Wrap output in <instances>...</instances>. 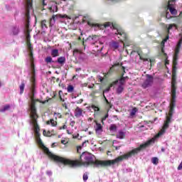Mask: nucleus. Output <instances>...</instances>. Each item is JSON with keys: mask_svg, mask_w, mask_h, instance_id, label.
Returning a JSON list of instances; mask_svg holds the SVG:
<instances>
[{"mask_svg": "<svg viewBox=\"0 0 182 182\" xmlns=\"http://www.w3.org/2000/svg\"><path fill=\"white\" fill-rule=\"evenodd\" d=\"M44 151L47 156L50 157V159H52L58 163H61V164H64V166H69L70 167H76V166H84V167H89L90 164H93L94 167L99 168V167H105L106 166H119V163H120V161H123V159L129 158L124 157V156H127V154H129L128 152L127 154H124L122 156H119L113 160L99 161L96 160L94 155H92L88 152H83L80 156V161H72L70 159H66L52 154V152H50L48 148H45Z\"/></svg>", "mask_w": 182, "mask_h": 182, "instance_id": "f257e3e1", "label": "nucleus"}, {"mask_svg": "<svg viewBox=\"0 0 182 182\" xmlns=\"http://www.w3.org/2000/svg\"><path fill=\"white\" fill-rule=\"evenodd\" d=\"M170 123H171V117L166 116V120L164 122V126L159 132V134H157L154 138L148 140L145 144H142L138 148H136L129 151L128 154L124 155V158L127 159V157H132V156H134V154H137L138 153H139V151H141L143 149L149 147L150 144H154V141H156V139H159L160 136H163V134L166 133V130H167V129L170 127Z\"/></svg>", "mask_w": 182, "mask_h": 182, "instance_id": "f03ea898", "label": "nucleus"}, {"mask_svg": "<svg viewBox=\"0 0 182 182\" xmlns=\"http://www.w3.org/2000/svg\"><path fill=\"white\" fill-rule=\"evenodd\" d=\"M31 104L30 105V109H31V117L32 119V124L34 127V132L36 134H39V125H38V121L36 119H38V114H36V107H35V102H33V96H35V93H36V90H34V93L32 92V88H31Z\"/></svg>", "mask_w": 182, "mask_h": 182, "instance_id": "7ed1b4c3", "label": "nucleus"}, {"mask_svg": "<svg viewBox=\"0 0 182 182\" xmlns=\"http://www.w3.org/2000/svg\"><path fill=\"white\" fill-rule=\"evenodd\" d=\"M93 26H95L97 29H102V26H104V28H110V29H112L114 35H117L119 39H120V38H122L120 39V41H123L127 39V36L126 35V33H124L122 29L117 28L116 26L113 25V23L110 22L105 23L104 26L95 24L93 25Z\"/></svg>", "mask_w": 182, "mask_h": 182, "instance_id": "20e7f679", "label": "nucleus"}, {"mask_svg": "<svg viewBox=\"0 0 182 182\" xmlns=\"http://www.w3.org/2000/svg\"><path fill=\"white\" fill-rule=\"evenodd\" d=\"M171 87V100L168 117H173L174 107H176V75H174V73H173Z\"/></svg>", "mask_w": 182, "mask_h": 182, "instance_id": "39448f33", "label": "nucleus"}, {"mask_svg": "<svg viewBox=\"0 0 182 182\" xmlns=\"http://www.w3.org/2000/svg\"><path fill=\"white\" fill-rule=\"evenodd\" d=\"M28 48L30 51V60L31 62V72L33 73V76L31 77V82H32V85H31V90L33 92V93H35V64H33V54H32V45H31V43H28Z\"/></svg>", "mask_w": 182, "mask_h": 182, "instance_id": "423d86ee", "label": "nucleus"}, {"mask_svg": "<svg viewBox=\"0 0 182 182\" xmlns=\"http://www.w3.org/2000/svg\"><path fill=\"white\" fill-rule=\"evenodd\" d=\"M181 43H182V37L179 40L178 44L176 45V48L175 49V54L173 55V68H176V65H177V60L178 59V53H180V49L181 48Z\"/></svg>", "mask_w": 182, "mask_h": 182, "instance_id": "0eeeda50", "label": "nucleus"}, {"mask_svg": "<svg viewBox=\"0 0 182 182\" xmlns=\"http://www.w3.org/2000/svg\"><path fill=\"white\" fill-rule=\"evenodd\" d=\"M133 53H136V55L139 57V59L141 60H143L145 65H149V63L150 65H151V59L144 58V55H143V52L141 50H138L137 52L132 51V55H133Z\"/></svg>", "mask_w": 182, "mask_h": 182, "instance_id": "6e6552de", "label": "nucleus"}, {"mask_svg": "<svg viewBox=\"0 0 182 182\" xmlns=\"http://www.w3.org/2000/svg\"><path fill=\"white\" fill-rule=\"evenodd\" d=\"M124 85L122 82H119V80H117L111 84L110 87H113V86L114 87H117V95H120L124 90Z\"/></svg>", "mask_w": 182, "mask_h": 182, "instance_id": "1a4fd4ad", "label": "nucleus"}, {"mask_svg": "<svg viewBox=\"0 0 182 182\" xmlns=\"http://www.w3.org/2000/svg\"><path fill=\"white\" fill-rule=\"evenodd\" d=\"M153 80H154L153 76L148 75L146 76V80L142 84V87L144 89H147V87H150V86L153 85Z\"/></svg>", "mask_w": 182, "mask_h": 182, "instance_id": "9d476101", "label": "nucleus"}, {"mask_svg": "<svg viewBox=\"0 0 182 182\" xmlns=\"http://www.w3.org/2000/svg\"><path fill=\"white\" fill-rule=\"evenodd\" d=\"M63 18H66V16L62 14L53 15L50 18V26L52 27L56 23V19H62Z\"/></svg>", "mask_w": 182, "mask_h": 182, "instance_id": "9b49d317", "label": "nucleus"}, {"mask_svg": "<svg viewBox=\"0 0 182 182\" xmlns=\"http://www.w3.org/2000/svg\"><path fill=\"white\" fill-rule=\"evenodd\" d=\"M174 2H176V0H171L168 3V9L171 15H177V10L174 9Z\"/></svg>", "mask_w": 182, "mask_h": 182, "instance_id": "f8f14e48", "label": "nucleus"}, {"mask_svg": "<svg viewBox=\"0 0 182 182\" xmlns=\"http://www.w3.org/2000/svg\"><path fill=\"white\" fill-rule=\"evenodd\" d=\"M50 12L55 13L58 11V4L55 1H51L50 3V7L48 8Z\"/></svg>", "mask_w": 182, "mask_h": 182, "instance_id": "ddd939ff", "label": "nucleus"}, {"mask_svg": "<svg viewBox=\"0 0 182 182\" xmlns=\"http://www.w3.org/2000/svg\"><path fill=\"white\" fill-rule=\"evenodd\" d=\"M99 38L96 36H90L86 41L90 43L91 45H95L96 42H97Z\"/></svg>", "mask_w": 182, "mask_h": 182, "instance_id": "4468645a", "label": "nucleus"}, {"mask_svg": "<svg viewBox=\"0 0 182 182\" xmlns=\"http://www.w3.org/2000/svg\"><path fill=\"white\" fill-rule=\"evenodd\" d=\"M73 55L78 59H83V56H85V54H83V53H82V51L79 50H75L73 51Z\"/></svg>", "mask_w": 182, "mask_h": 182, "instance_id": "2eb2a0df", "label": "nucleus"}, {"mask_svg": "<svg viewBox=\"0 0 182 182\" xmlns=\"http://www.w3.org/2000/svg\"><path fill=\"white\" fill-rule=\"evenodd\" d=\"M82 113H83V109L77 107L75 111V117H77V118L82 117Z\"/></svg>", "mask_w": 182, "mask_h": 182, "instance_id": "dca6fc26", "label": "nucleus"}, {"mask_svg": "<svg viewBox=\"0 0 182 182\" xmlns=\"http://www.w3.org/2000/svg\"><path fill=\"white\" fill-rule=\"evenodd\" d=\"M57 62L58 63H59V65H60L61 66H63L65 63H66V58L63 56L60 57L58 58Z\"/></svg>", "mask_w": 182, "mask_h": 182, "instance_id": "f3484780", "label": "nucleus"}, {"mask_svg": "<svg viewBox=\"0 0 182 182\" xmlns=\"http://www.w3.org/2000/svg\"><path fill=\"white\" fill-rule=\"evenodd\" d=\"M126 136V132H124L123 130H119L118 133L117 134V139H124V136Z\"/></svg>", "mask_w": 182, "mask_h": 182, "instance_id": "a211bd4d", "label": "nucleus"}, {"mask_svg": "<svg viewBox=\"0 0 182 182\" xmlns=\"http://www.w3.org/2000/svg\"><path fill=\"white\" fill-rule=\"evenodd\" d=\"M95 132L98 134L100 133H102V132H103V127H102V124H100L99 123H96Z\"/></svg>", "mask_w": 182, "mask_h": 182, "instance_id": "6ab92c4d", "label": "nucleus"}, {"mask_svg": "<svg viewBox=\"0 0 182 182\" xmlns=\"http://www.w3.org/2000/svg\"><path fill=\"white\" fill-rule=\"evenodd\" d=\"M109 46L112 49H119V43L117 41H112L109 43Z\"/></svg>", "mask_w": 182, "mask_h": 182, "instance_id": "aec40b11", "label": "nucleus"}, {"mask_svg": "<svg viewBox=\"0 0 182 182\" xmlns=\"http://www.w3.org/2000/svg\"><path fill=\"white\" fill-rule=\"evenodd\" d=\"M51 56L53 58H56L59 56V50L54 48L51 50Z\"/></svg>", "mask_w": 182, "mask_h": 182, "instance_id": "412c9836", "label": "nucleus"}, {"mask_svg": "<svg viewBox=\"0 0 182 182\" xmlns=\"http://www.w3.org/2000/svg\"><path fill=\"white\" fill-rule=\"evenodd\" d=\"M127 80H129V77H124V73H123L122 78L118 82L122 85H124Z\"/></svg>", "mask_w": 182, "mask_h": 182, "instance_id": "4be33fe9", "label": "nucleus"}, {"mask_svg": "<svg viewBox=\"0 0 182 182\" xmlns=\"http://www.w3.org/2000/svg\"><path fill=\"white\" fill-rule=\"evenodd\" d=\"M166 28L168 29V33H170V31H176L177 29V26L176 24H169Z\"/></svg>", "mask_w": 182, "mask_h": 182, "instance_id": "5701e85b", "label": "nucleus"}, {"mask_svg": "<svg viewBox=\"0 0 182 182\" xmlns=\"http://www.w3.org/2000/svg\"><path fill=\"white\" fill-rule=\"evenodd\" d=\"M87 143H89V141H85L82 142V145L79 146L77 149V153H80L79 151L82 150V149H83V147H86V146H87Z\"/></svg>", "mask_w": 182, "mask_h": 182, "instance_id": "b1692460", "label": "nucleus"}, {"mask_svg": "<svg viewBox=\"0 0 182 182\" xmlns=\"http://www.w3.org/2000/svg\"><path fill=\"white\" fill-rule=\"evenodd\" d=\"M47 124H51V126H53V127H55L57 126L58 122L56 121H55V119H51L50 121H47Z\"/></svg>", "mask_w": 182, "mask_h": 182, "instance_id": "393cba45", "label": "nucleus"}, {"mask_svg": "<svg viewBox=\"0 0 182 182\" xmlns=\"http://www.w3.org/2000/svg\"><path fill=\"white\" fill-rule=\"evenodd\" d=\"M13 35H18L19 33V27L14 26L12 28Z\"/></svg>", "mask_w": 182, "mask_h": 182, "instance_id": "a878e982", "label": "nucleus"}, {"mask_svg": "<svg viewBox=\"0 0 182 182\" xmlns=\"http://www.w3.org/2000/svg\"><path fill=\"white\" fill-rule=\"evenodd\" d=\"M41 28L43 31H46V29H48V26H46V20H43L41 21Z\"/></svg>", "mask_w": 182, "mask_h": 182, "instance_id": "bb28decb", "label": "nucleus"}, {"mask_svg": "<svg viewBox=\"0 0 182 182\" xmlns=\"http://www.w3.org/2000/svg\"><path fill=\"white\" fill-rule=\"evenodd\" d=\"M46 63H53V59H52V57L48 56L45 58Z\"/></svg>", "mask_w": 182, "mask_h": 182, "instance_id": "cd10ccee", "label": "nucleus"}, {"mask_svg": "<svg viewBox=\"0 0 182 182\" xmlns=\"http://www.w3.org/2000/svg\"><path fill=\"white\" fill-rule=\"evenodd\" d=\"M11 106L9 105L4 106L1 109H0V112L4 113V112H6V110H9Z\"/></svg>", "mask_w": 182, "mask_h": 182, "instance_id": "c85d7f7f", "label": "nucleus"}, {"mask_svg": "<svg viewBox=\"0 0 182 182\" xmlns=\"http://www.w3.org/2000/svg\"><path fill=\"white\" fill-rule=\"evenodd\" d=\"M136 113H137V108L134 107L130 112L129 116H131V117H133V116H134Z\"/></svg>", "mask_w": 182, "mask_h": 182, "instance_id": "c756f323", "label": "nucleus"}, {"mask_svg": "<svg viewBox=\"0 0 182 182\" xmlns=\"http://www.w3.org/2000/svg\"><path fill=\"white\" fill-rule=\"evenodd\" d=\"M151 163H153L155 166H157V164H159V158L153 157L151 159Z\"/></svg>", "mask_w": 182, "mask_h": 182, "instance_id": "7c9ffc66", "label": "nucleus"}, {"mask_svg": "<svg viewBox=\"0 0 182 182\" xmlns=\"http://www.w3.org/2000/svg\"><path fill=\"white\" fill-rule=\"evenodd\" d=\"M19 88H20V95H22V93H23V90H25V83L22 82Z\"/></svg>", "mask_w": 182, "mask_h": 182, "instance_id": "2f4dec72", "label": "nucleus"}, {"mask_svg": "<svg viewBox=\"0 0 182 182\" xmlns=\"http://www.w3.org/2000/svg\"><path fill=\"white\" fill-rule=\"evenodd\" d=\"M109 130L110 132H116V130H117V127L116 124H111L109 127Z\"/></svg>", "mask_w": 182, "mask_h": 182, "instance_id": "473e14b6", "label": "nucleus"}, {"mask_svg": "<svg viewBox=\"0 0 182 182\" xmlns=\"http://www.w3.org/2000/svg\"><path fill=\"white\" fill-rule=\"evenodd\" d=\"M91 107L93 109L95 113H97V112H100V109L98 107H96V105H92Z\"/></svg>", "mask_w": 182, "mask_h": 182, "instance_id": "72a5a7b5", "label": "nucleus"}, {"mask_svg": "<svg viewBox=\"0 0 182 182\" xmlns=\"http://www.w3.org/2000/svg\"><path fill=\"white\" fill-rule=\"evenodd\" d=\"M73 85H68L67 90L68 92V93H72V92H73Z\"/></svg>", "mask_w": 182, "mask_h": 182, "instance_id": "f704fd0d", "label": "nucleus"}, {"mask_svg": "<svg viewBox=\"0 0 182 182\" xmlns=\"http://www.w3.org/2000/svg\"><path fill=\"white\" fill-rule=\"evenodd\" d=\"M43 136H47L48 137H50V136H52L50 134V132L49 131L46 132V130H43Z\"/></svg>", "mask_w": 182, "mask_h": 182, "instance_id": "c9c22d12", "label": "nucleus"}, {"mask_svg": "<svg viewBox=\"0 0 182 182\" xmlns=\"http://www.w3.org/2000/svg\"><path fill=\"white\" fill-rule=\"evenodd\" d=\"M117 140H114L113 146H114V147H115L116 150H119V149H120V147H122V146H116L115 144H117Z\"/></svg>", "mask_w": 182, "mask_h": 182, "instance_id": "e433bc0d", "label": "nucleus"}, {"mask_svg": "<svg viewBox=\"0 0 182 182\" xmlns=\"http://www.w3.org/2000/svg\"><path fill=\"white\" fill-rule=\"evenodd\" d=\"M54 116H55V119H60V117H62V114H60V113H56V112H55L54 113Z\"/></svg>", "mask_w": 182, "mask_h": 182, "instance_id": "4c0bfd02", "label": "nucleus"}, {"mask_svg": "<svg viewBox=\"0 0 182 182\" xmlns=\"http://www.w3.org/2000/svg\"><path fill=\"white\" fill-rule=\"evenodd\" d=\"M82 178H83V181L85 182H86V181H87V178H89V176H87L86 173H84L83 176H82Z\"/></svg>", "mask_w": 182, "mask_h": 182, "instance_id": "58836bf2", "label": "nucleus"}, {"mask_svg": "<svg viewBox=\"0 0 182 182\" xmlns=\"http://www.w3.org/2000/svg\"><path fill=\"white\" fill-rule=\"evenodd\" d=\"M167 41H168V36H167L165 39H164V41L161 42V46H164V43H166Z\"/></svg>", "mask_w": 182, "mask_h": 182, "instance_id": "ea45409f", "label": "nucleus"}, {"mask_svg": "<svg viewBox=\"0 0 182 182\" xmlns=\"http://www.w3.org/2000/svg\"><path fill=\"white\" fill-rule=\"evenodd\" d=\"M107 117H109V114H106L104 117H102V124H103V122L105 121V120H106V119H107Z\"/></svg>", "mask_w": 182, "mask_h": 182, "instance_id": "a19ab883", "label": "nucleus"}, {"mask_svg": "<svg viewBox=\"0 0 182 182\" xmlns=\"http://www.w3.org/2000/svg\"><path fill=\"white\" fill-rule=\"evenodd\" d=\"M110 90V87H107V89H105L104 91H103V93H107L109 92Z\"/></svg>", "mask_w": 182, "mask_h": 182, "instance_id": "79ce46f5", "label": "nucleus"}, {"mask_svg": "<svg viewBox=\"0 0 182 182\" xmlns=\"http://www.w3.org/2000/svg\"><path fill=\"white\" fill-rule=\"evenodd\" d=\"M68 129V127L66 125H63V127H59V130H62V129Z\"/></svg>", "mask_w": 182, "mask_h": 182, "instance_id": "37998d69", "label": "nucleus"}, {"mask_svg": "<svg viewBox=\"0 0 182 182\" xmlns=\"http://www.w3.org/2000/svg\"><path fill=\"white\" fill-rule=\"evenodd\" d=\"M77 137H79V134H73V139H77Z\"/></svg>", "mask_w": 182, "mask_h": 182, "instance_id": "c03bdc74", "label": "nucleus"}, {"mask_svg": "<svg viewBox=\"0 0 182 182\" xmlns=\"http://www.w3.org/2000/svg\"><path fill=\"white\" fill-rule=\"evenodd\" d=\"M46 174H47L48 176H52V171H46Z\"/></svg>", "mask_w": 182, "mask_h": 182, "instance_id": "a18cd8bd", "label": "nucleus"}, {"mask_svg": "<svg viewBox=\"0 0 182 182\" xmlns=\"http://www.w3.org/2000/svg\"><path fill=\"white\" fill-rule=\"evenodd\" d=\"M166 18H167L168 19H170V18H171V16H170V13L166 12Z\"/></svg>", "mask_w": 182, "mask_h": 182, "instance_id": "49530a36", "label": "nucleus"}, {"mask_svg": "<svg viewBox=\"0 0 182 182\" xmlns=\"http://www.w3.org/2000/svg\"><path fill=\"white\" fill-rule=\"evenodd\" d=\"M47 0H43V5L46 6V5H48V2H46Z\"/></svg>", "mask_w": 182, "mask_h": 182, "instance_id": "de8ad7c7", "label": "nucleus"}, {"mask_svg": "<svg viewBox=\"0 0 182 182\" xmlns=\"http://www.w3.org/2000/svg\"><path fill=\"white\" fill-rule=\"evenodd\" d=\"M98 80H100V82H103V77L98 76Z\"/></svg>", "mask_w": 182, "mask_h": 182, "instance_id": "09e8293b", "label": "nucleus"}, {"mask_svg": "<svg viewBox=\"0 0 182 182\" xmlns=\"http://www.w3.org/2000/svg\"><path fill=\"white\" fill-rule=\"evenodd\" d=\"M70 125L73 127V126H75V121H71L70 123Z\"/></svg>", "mask_w": 182, "mask_h": 182, "instance_id": "8fccbe9b", "label": "nucleus"}, {"mask_svg": "<svg viewBox=\"0 0 182 182\" xmlns=\"http://www.w3.org/2000/svg\"><path fill=\"white\" fill-rule=\"evenodd\" d=\"M62 144H66L68 143L65 140H62L61 141Z\"/></svg>", "mask_w": 182, "mask_h": 182, "instance_id": "3c124183", "label": "nucleus"}, {"mask_svg": "<svg viewBox=\"0 0 182 182\" xmlns=\"http://www.w3.org/2000/svg\"><path fill=\"white\" fill-rule=\"evenodd\" d=\"M122 69H123V70H124V73H126V67L122 66Z\"/></svg>", "mask_w": 182, "mask_h": 182, "instance_id": "603ef678", "label": "nucleus"}, {"mask_svg": "<svg viewBox=\"0 0 182 182\" xmlns=\"http://www.w3.org/2000/svg\"><path fill=\"white\" fill-rule=\"evenodd\" d=\"M68 134H72V132H70L69 129H67Z\"/></svg>", "mask_w": 182, "mask_h": 182, "instance_id": "864d4df0", "label": "nucleus"}, {"mask_svg": "<svg viewBox=\"0 0 182 182\" xmlns=\"http://www.w3.org/2000/svg\"><path fill=\"white\" fill-rule=\"evenodd\" d=\"M82 86L86 87V86H87V83L82 84Z\"/></svg>", "mask_w": 182, "mask_h": 182, "instance_id": "5fc2aeb1", "label": "nucleus"}, {"mask_svg": "<svg viewBox=\"0 0 182 182\" xmlns=\"http://www.w3.org/2000/svg\"><path fill=\"white\" fill-rule=\"evenodd\" d=\"M56 146V143H53V144H52V147H55Z\"/></svg>", "mask_w": 182, "mask_h": 182, "instance_id": "6e6d98bb", "label": "nucleus"}, {"mask_svg": "<svg viewBox=\"0 0 182 182\" xmlns=\"http://www.w3.org/2000/svg\"><path fill=\"white\" fill-rule=\"evenodd\" d=\"M161 151L164 152V151H166V149L164 148H162Z\"/></svg>", "mask_w": 182, "mask_h": 182, "instance_id": "4d7b16f0", "label": "nucleus"}, {"mask_svg": "<svg viewBox=\"0 0 182 182\" xmlns=\"http://www.w3.org/2000/svg\"><path fill=\"white\" fill-rule=\"evenodd\" d=\"M88 87H90V89H92V87H93V85H89Z\"/></svg>", "mask_w": 182, "mask_h": 182, "instance_id": "13d9d810", "label": "nucleus"}, {"mask_svg": "<svg viewBox=\"0 0 182 182\" xmlns=\"http://www.w3.org/2000/svg\"><path fill=\"white\" fill-rule=\"evenodd\" d=\"M104 98L105 99V100H107V99H106V96H105V94H103Z\"/></svg>", "mask_w": 182, "mask_h": 182, "instance_id": "bf43d9fd", "label": "nucleus"}, {"mask_svg": "<svg viewBox=\"0 0 182 182\" xmlns=\"http://www.w3.org/2000/svg\"><path fill=\"white\" fill-rule=\"evenodd\" d=\"M29 39V35L28 36H27V40H28Z\"/></svg>", "mask_w": 182, "mask_h": 182, "instance_id": "052dcab7", "label": "nucleus"}, {"mask_svg": "<svg viewBox=\"0 0 182 182\" xmlns=\"http://www.w3.org/2000/svg\"><path fill=\"white\" fill-rule=\"evenodd\" d=\"M61 1H63V2H66V0H61Z\"/></svg>", "mask_w": 182, "mask_h": 182, "instance_id": "680f3d73", "label": "nucleus"}, {"mask_svg": "<svg viewBox=\"0 0 182 182\" xmlns=\"http://www.w3.org/2000/svg\"><path fill=\"white\" fill-rule=\"evenodd\" d=\"M89 134H92V132H89Z\"/></svg>", "mask_w": 182, "mask_h": 182, "instance_id": "e2e57ef3", "label": "nucleus"}, {"mask_svg": "<svg viewBox=\"0 0 182 182\" xmlns=\"http://www.w3.org/2000/svg\"><path fill=\"white\" fill-rule=\"evenodd\" d=\"M109 153H110V151H108V152H107V154H109Z\"/></svg>", "mask_w": 182, "mask_h": 182, "instance_id": "0e129e2a", "label": "nucleus"}, {"mask_svg": "<svg viewBox=\"0 0 182 182\" xmlns=\"http://www.w3.org/2000/svg\"><path fill=\"white\" fill-rule=\"evenodd\" d=\"M1 82H0V87H1Z\"/></svg>", "mask_w": 182, "mask_h": 182, "instance_id": "69168bd1", "label": "nucleus"}]
</instances>
